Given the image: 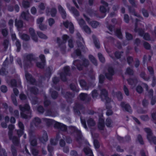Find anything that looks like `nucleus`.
<instances>
[{
    "instance_id": "obj_1",
    "label": "nucleus",
    "mask_w": 156,
    "mask_h": 156,
    "mask_svg": "<svg viewBox=\"0 0 156 156\" xmlns=\"http://www.w3.org/2000/svg\"><path fill=\"white\" fill-rule=\"evenodd\" d=\"M67 131L70 133H73L74 132L76 133V139L79 144H81L86 143V141L83 139L81 131L78 130L75 127L69 126Z\"/></svg>"
},
{
    "instance_id": "obj_2",
    "label": "nucleus",
    "mask_w": 156,
    "mask_h": 156,
    "mask_svg": "<svg viewBox=\"0 0 156 156\" xmlns=\"http://www.w3.org/2000/svg\"><path fill=\"white\" fill-rule=\"evenodd\" d=\"M37 58L32 54L27 55L24 58L23 62V66L25 69L33 66V62L37 61Z\"/></svg>"
},
{
    "instance_id": "obj_3",
    "label": "nucleus",
    "mask_w": 156,
    "mask_h": 156,
    "mask_svg": "<svg viewBox=\"0 0 156 156\" xmlns=\"http://www.w3.org/2000/svg\"><path fill=\"white\" fill-rule=\"evenodd\" d=\"M69 36L67 35H63L62 37V39H61L59 37H57V42L58 44L59 47L60 48L62 53L63 54L65 53L66 46L65 44L67 41V40L69 38Z\"/></svg>"
},
{
    "instance_id": "obj_4",
    "label": "nucleus",
    "mask_w": 156,
    "mask_h": 156,
    "mask_svg": "<svg viewBox=\"0 0 156 156\" xmlns=\"http://www.w3.org/2000/svg\"><path fill=\"white\" fill-rule=\"evenodd\" d=\"M19 108L21 112H20L21 116L24 119H27L28 115L25 114L26 113L27 114H30L31 111L30 110V107L29 105L26 104L24 105H20Z\"/></svg>"
},
{
    "instance_id": "obj_5",
    "label": "nucleus",
    "mask_w": 156,
    "mask_h": 156,
    "mask_svg": "<svg viewBox=\"0 0 156 156\" xmlns=\"http://www.w3.org/2000/svg\"><path fill=\"white\" fill-rule=\"evenodd\" d=\"M145 131L147 133V138L150 143L151 144L153 143L156 144V137L153 135L151 130L149 128H145L144 129Z\"/></svg>"
},
{
    "instance_id": "obj_6",
    "label": "nucleus",
    "mask_w": 156,
    "mask_h": 156,
    "mask_svg": "<svg viewBox=\"0 0 156 156\" xmlns=\"http://www.w3.org/2000/svg\"><path fill=\"white\" fill-rule=\"evenodd\" d=\"M73 64L76 66L77 69L79 70H81L83 69V65L85 67L87 66L89 64V61L88 60L85 58H83V65L81 64V62L79 60H75L73 62Z\"/></svg>"
},
{
    "instance_id": "obj_7",
    "label": "nucleus",
    "mask_w": 156,
    "mask_h": 156,
    "mask_svg": "<svg viewBox=\"0 0 156 156\" xmlns=\"http://www.w3.org/2000/svg\"><path fill=\"white\" fill-rule=\"evenodd\" d=\"M100 95V97L102 101H106V103L107 104L110 103L111 101V98L108 97V92L105 89H103L101 90Z\"/></svg>"
},
{
    "instance_id": "obj_8",
    "label": "nucleus",
    "mask_w": 156,
    "mask_h": 156,
    "mask_svg": "<svg viewBox=\"0 0 156 156\" xmlns=\"http://www.w3.org/2000/svg\"><path fill=\"white\" fill-rule=\"evenodd\" d=\"M77 44L79 48L75 50L74 54H73L71 55L72 57L74 58H75L76 57L75 54H76L77 56H80L81 55V52L80 49H81L83 51H85V48L81 43L80 42H77Z\"/></svg>"
},
{
    "instance_id": "obj_9",
    "label": "nucleus",
    "mask_w": 156,
    "mask_h": 156,
    "mask_svg": "<svg viewBox=\"0 0 156 156\" xmlns=\"http://www.w3.org/2000/svg\"><path fill=\"white\" fill-rule=\"evenodd\" d=\"M70 68L68 66H66L64 68V72L60 74V77L61 80L64 81L66 80V76L70 75Z\"/></svg>"
},
{
    "instance_id": "obj_10",
    "label": "nucleus",
    "mask_w": 156,
    "mask_h": 156,
    "mask_svg": "<svg viewBox=\"0 0 156 156\" xmlns=\"http://www.w3.org/2000/svg\"><path fill=\"white\" fill-rule=\"evenodd\" d=\"M21 17L24 20L27 21L33 22L34 21V18L30 15L28 11L22 12Z\"/></svg>"
},
{
    "instance_id": "obj_11",
    "label": "nucleus",
    "mask_w": 156,
    "mask_h": 156,
    "mask_svg": "<svg viewBox=\"0 0 156 156\" xmlns=\"http://www.w3.org/2000/svg\"><path fill=\"white\" fill-rule=\"evenodd\" d=\"M84 107L83 105L79 103H76L73 107V110L74 113L75 115L80 116V110H83Z\"/></svg>"
},
{
    "instance_id": "obj_12",
    "label": "nucleus",
    "mask_w": 156,
    "mask_h": 156,
    "mask_svg": "<svg viewBox=\"0 0 156 156\" xmlns=\"http://www.w3.org/2000/svg\"><path fill=\"white\" fill-rule=\"evenodd\" d=\"M63 24L67 28L69 27L70 33L71 34H73L74 32V27L73 23L67 20L65 22H63Z\"/></svg>"
},
{
    "instance_id": "obj_13",
    "label": "nucleus",
    "mask_w": 156,
    "mask_h": 156,
    "mask_svg": "<svg viewBox=\"0 0 156 156\" xmlns=\"http://www.w3.org/2000/svg\"><path fill=\"white\" fill-rule=\"evenodd\" d=\"M54 127L63 132H66L67 130V126L65 125L58 122H56L55 124Z\"/></svg>"
},
{
    "instance_id": "obj_14",
    "label": "nucleus",
    "mask_w": 156,
    "mask_h": 156,
    "mask_svg": "<svg viewBox=\"0 0 156 156\" xmlns=\"http://www.w3.org/2000/svg\"><path fill=\"white\" fill-rule=\"evenodd\" d=\"M80 100L85 101L86 102H89L91 100V98L87 94L85 93H81L79 95Z\"/></svg>"
},
{
    "instance_id": "obj_15",
    "label": "nucleus",
    "mask_w": 156,
    "mask_h": 156,
    "mask_svg": "<svg viewBox=\"0 0 156 156\" xmlns=\"http://www.w3.org/2000/svg\"><path fill=\"white\" fill-rule=\"evenodd\" d=\"M57 9L55 8H52L50 10L48 7H47L46 10V12L47 16H49L50 14L52 17L55 16L57 13Z\"/></svg>"
},
{
    "instance_id": "obj_16",
    "label": "nucleus",
    "mask_w": 156,
    "mask_h": 156,
    "mask_svg": "<svg viewBox=\"0 0 156 156\" xmlns=\"http://www.w3.org/2000/svg\"><path fill=\"white\" fill-rule=\"evenodd\" d=\"M58 12L61 15L62 18L64 19H65L67 16V14L65 10L60 4L58 5Z\"/></svg>"
},
{
    "instance_id": "obj_17",
    "label": "nucleus",
    "mask_w": 156,
    "mask_h": 156,
    "mask_svg": "<svg viewBox=\"0 0 156 156\" xmlns=\"http://www.w3.org/2000/svg\"><path fill=\"white\" fill-rule=\"evenodd\" d=\"M114 74V71L111 67H109L108 69V72L105 74V76L107 79L111 80L112 79V76Z\"/></svg>"
},
{
    "instance_id": "obj_18",
    "label": "nucleus",
    "mask_w": 156,
    "mask_h": 156,
    "mask_svg": "<svg viewBox=\"0 0 156 156\" xmlns=\"http://www.w3.org/2000/svg\"><path fill=\"white\" fill-rule=\"evenodd\" d=\"M136 23H135V28L134 29V31L136 33H138L140 36H142L143 34L144 30L142 29L137 28V22L140 21V20L138 19H136Z\"/></svg>"
},
{
    "instance_id": "obj_19",
    "label": "nucleus",
    "mask_w": 156,
    "mask_h": 156,
    "mask_svg": "<svg viewBox=\"0 0 156 156\" xmlns=\"http://www.w3.org/2000/svg\"><path fill=\"white\" fill-rule=\"evenodd\" d=\"M25 76L27 80L32 84H34L35 82V79L27 71L25 72Z\"/></svg>"
},
{
    "instance_id": "obj_20",
    "label": "nucleus",
    "mask_w": 156,
    "mask_h": 156,
    "mask_svg": "<svg viewBox=\"0 0 156 156\" xmlns=\"http://www.w3.org/2000/svg\"><path fill=\"white\" fill-rule=\"evenodd\" d=\"M64 96L68 102L72 103V98L74 97V94L69 92H67L65 94Z\"/></svg>"
},
{
    "instance_id": "obj_21",
    "label": "nucleus",
    "mask_w": 156,
    "mask_h": 156,
    "mask_svg": "<svg viewBox=\"0 0 156 156\" xmlns=\"http://www.w3.org/2000/svg\"><path fill=\"white\" fill-rule=\"evenodd\" d=\"M120 105L122 108H124L126 111L130 113L132 112V110L131 109V107L129 104H126L124 102H121Z\"/></svg>"
},
{
    "instance_id": "obj_22",
    "label": "nucleus",
    "mask_w": 156,
    "mask_h": 156,
    "mask_svg": "<svg viewBox=\"0 0 156 156\" xmlns=\"http://www.w3.org/2000/svg\"><path fill=\"white\" fill-rule=\"evenodd\" d=\"M15 25L17 27L18 30L19 31L23 27V21L21 20H18L16 19L15 20Z\"/></svg>"
},
{
    "instance_id": "obj_23",
    "label": "nucleus",
    "mask_w": 156,
    "mask_h": 156,
    "mask_svg": "<svg viewBox=\"0 0 156 156\" xmlns=\"http://www.w3.org/2000/svg\"><path fill=\"white\" fill-rule=\"evenodd\" d=\"M42 136V137L40 138V140L42 143L44 144L48 140L47 133L45 130L43 131Z\"/></svg>"
},
{
    "instance_id": "obj_24",
    "label": "nucleus",
    "mask_w": 156,
    "mask_h": 156,
    "mask_svg": "<svg viewBox=\"0 0 156 156\" xmlns=\"http://www.w3.org/2000/svg\"><path fill=\"white\" fill-rule=\"evenodd\" d=\"M58 115V113L55 111H53V110L50 109L47 110L45 113L46 116H52L55 117Z\"/></svg>"
},
{
    "instance_id": "obj_25",
    "label": "nucleus",
    "mask_w": 156,
    "mask_h": 156,
    "mask_svg": "<svg viewBox=\"0 0 156 156\" xmlns=\"http://www.w3.org/2000/svg\"><path fill=\"white\" fill-rule=\"evenodd\" d=\"M128 8L129 12L130 13H131L133 15L138 18H140L142 20L143 19V18L142 16L136 12L135 9H134L132 8V7L130 6H128Z\"/></svg>"
},
{
    "instance_id": "obj_26",
    "label": "nucleus",
    "mask_w": 156,
    "mask_h": 156,
    "mask_svg": "<svg viewBox=\"0 0 156 156\" xmlns=\"http://www.w3.org/2000/svg\"><path fill=\"white\" fill-rule=\"evenodd\" d=\"M80 83L82 88L84 90H88L89 89V87L87 85L86 82L83 80H81L79 81Z\"/></svg>"
},
{
    "instance_id": "obj_27",
    "label": "nucleus",
    "mask_w": 156,
    "mask_h": 156,
    "mask_svg": "<svg viewBox=\"0 0 156 156\" xmlns=\"http://www.w3.org/2000/svg\"><path fill=\"white\" fill-rule=\"evenodd\" d=\"M12 141L14 146H18L20 143V139L19 137H18L16 136H13L11 138Z\"/></svg>"
},
{
    "instance_id": "obj_28",
    "label": "nucleus",
    "mask_w": 156,
    "mask_h": 156,
    "mask_svg": "<svg viewBox=\"0 0 156 156\" xmlns=\"http://www.w3.org/2000/svg\"><path fill=\"white\" fill-rule=\"evenodd\" d=\"M105 126L104 120L101 118L99 119L98 124V128L100 130H102L104 129Z\"/></svg>"
},
{
    "instance_id": "obj_29",
    "label": "nucleus",
    "mask_w": 156,
    "mask_h": 156,
    "mask_svg": "<svg viewBox=\"0 0 156 156\" xmlns=\"http://www.w3.org/2000/svg\"><path fill=\"white\" fill-rule=\"evenodd\" d=\"M127 81L129 84L133 86H135L137 83V80L135 78H130L127 80Z\"/></svg>"
},
{
    "instance_id": "obj_30",
    "label": "nucleus",
    "mask_w": 156,
    "mask_h": 156,
    "mask_svg": "<svg viewBox=\"0 0 156 156\" xmlns=\"http://www.w3.org/2000/svg\"><path fill=\"white\" fill-rule=\"evenodd\" d=\"M28 90L34 94H37L38 93V90L35 87H30L28 88Z\"/></svg>"
},
{
    "instance_id": "obj_31",
    "label": "nucleus",
    "mask_w": 156,
    "mask_h": 156,
    "mask_svg": "<svg viewBox=\"0 0 156 156\" xmlns=\"http://www.w3.org/2000/svg\"><path fill=\"white\" fill-rule=\"evenodd\" d=\"M83 151L86 155H89L87 156H94L92 151L89 147H85Z\"/></svg>"
},
{
    "instance_id": "obj_32",
    "label": "nucleus",
    "mask_w": 156,
    "mask_h": 156,
    "mask_svg": "<svg viewBox=\"0 0 156 156\" xmlns=\"http://www.w3.org/2000/svg\"><path fill=\"white\" fill-rule=\"evenodd\" d=\"M11 151L12 153V156H17V149L13 144L11 146Z\"/></svg>"
},
{
    "instance_id": "obj_33",
    "label": "nucleus",
    "mask_w": 156,
    "mask_h": 156,
    "mask_svg": "<svg viewBox=\"0 0 156 156\" xmlns=\"http://www.w3.org/2000/svg\"><path fill=\"white\" fill-rule=\"evenodd\" d=\"M92 38L93 39L94 43L95 46L97 48H100V45L99 40L94 35H92Z\"/></svg>"
},
{
    "instance_id": "obj_34",
    "label": "nucleus",
    "mask_w": 156,
    "mask_h": 156,
    "mask_svg": "<svg viewBox=\"0 0 156 156\" xmlns=\"http://www.w3.org/2000/svg\"><path fill=\"white\" fill-rule=\"evenodd\" d=\"M20 36L22 39L26 41H28L30 39V36L26 34H20Z\"/></svg>"
},
{
    "instance_id": "obj_35",
    "label": "nucleus",
    "mask_w": 156,
    "mask_h": 156,
    "mask_svg": "<svg viewBox=\"0 0 156 156\" xmlns=\"http://www.w3.org/2000/svg\"><path fill=\"white\" fill-rule=\"evenodd\" d=\"M42 120L46 122L47 125L48 126H49L51 125L54 121L53 120L50 119H48L46 118H43Z\"/></svg>"
},
{
    "instance_id": "obj_36",
    "label": "nucleus",
    "mask_w": 156,
    "mask_h": 156,
    "mask_svg": "<svg viewBox=\"0 0 156 156\" xmlns=\"http://www.w3.org/2000/svg\"><path fill=\"white\" fill-rule=\"evenodd\" d=\"M33 122L35 126H37L41 122V119L37 117H35L34 118Z\"/></svg>"
},
{
    "instance_id": "obj_37",
    "label": "nucleus",
    "mask_w": 156,
    "mask_h": 156,
    "mask_svg": "<svg viewBox=\"0 0 156 156\" xmlns=\"http://www.w3.org/2000/svg\"><path fill=\"white\" fill-rule=\"evenodd\" d=\"M87 123L89 127L93 126L95 125L94 120L91 118H89L87 120Z\"/></svg>"
},
{
    "instance_id": "obj_38",
    "label": "nucleus",
    "mask_w": 156,
    "mask_h": 156,
    "mask_svg": "<svg viewBox=\"0 0 156 156\" xmlns=\"http://www.w3.org/2000/svg\"><path fill=\"white\" fill-rule=\"evenodd\" d=\"M125 73L130 75H133L134 74V71L133 69L130 67H128L126 69Z\"/></svg>"
},
{
    "instance_id": "obj_39",
    "label": "nucleus",
    "mask_w": 156,
    "mask_h": 156,
    "mask_svg": "<svg viewBox=\"0 0 156 156\" xmlns=\"http://www.w3.org/2000/svg\"><path fill=\"white\" fill-rule=\"evenodd\" d=\"M52 89H50V91L51 93V95L52 98L54 99H55L57 98L58 96V94L57 92L54 91H52Z\"/></svg>"
},
{
    "instance_id": "obj_40",
    "label": "nucleus",
    "mask_w": 156,
    "mask_h": 156,
    "mask_svg": "<svg viewBox=\"0 0 156 156\" xmlns=\"http://www.w3.org/2000/svg\"><path fill=\"white\" fill-rule=\"evenodd\" d=\"M37 34L38 37L44 39H46L48 38V37L47 36L41 32L37 31Z\"/></svg>"
},
{
    "instance_id": "obj_41",
    "label": "nucleus",
    "mask_w": 156,
    "mask_h": 156,
    "mask_svg": "<svg viewBox=\"0 0 156 156\" xmlns=\"http://www.w3.org/2000/svg\"><path fill=\"white\" fill-rule=\"evenodd\" d=\"M91 27L94 28H96L99 25V23L96 21H93L90 22L89 23Z\"/></svg>"
},
{
    "instance_id": "obj_42",
    "label": "nucleus",
    "mask_w": 156,
    "mask_h": 156,
    "mask_svg": "<svg viewBox=\"0 0 156 156\" xmlns=\"http://www.w3.org/2000/svg\"><path fill=\"white\" fill-rule=\"evenodd\" d=\"M15 44L17 47L16 51L19 52L20 51L21 48V44L19 40H16Z\"/></svg>"
},
{
    "instance_id": "obj_43",
    "label": "nucleus",
    "mask_w": 156,
    "mask_h": 156,
    "mask_svg": "<svg viewBox=\"0 0 156 156\" xmlns=\"http://www.w3.org/2000/svg\"><path fill=\"white\" fill-rule=\"evenodd\" d=\"M71 11L72 12L74 15L76 17L80 15L79 12L75 7H71Z\"/></svg>"
},
{
    "instance_id": "obj_44",
    "label": "nucleus",
    "mask_w": 156,
    "mask_h": 156,
    "mask_svg": "<svg viewBox=\"0 0 156 156\" xmlns=\"http://www.w3.org/2000/svg\"><path fill=\"white\" fill-rule=\"evenodd\" d=\"M99 95L98 91L96 90H94L92 92V96L94 99H96L97 98Z\"/></svg>"
},
{
    "instance_id": "obj_45",
    "label": "nucleus",
    "mask_w": 156,
    "mask_h": 156,
    "mask_svg": "<svg viewBox=\"0 0 156 156\" xmlns=\"http://www.w3.org/2000/svg\"><path fill=\"white\" fill-rule=\"evenodd\" d=\"M37 111L40 114H43L44 111L43 107L41 105L39 106L37 108Z\"/></svg>"
},
{
    "instance_id": "obj_46",
    "label": "nucleus",
    "mask_w": 156,
    "mask_h": 156,
    "mask_svg": "<svg viewBox=\"0 0 156 156\" xmlns=\"http://www.w3.org/2000/svg\"><path fill=\"white\" fill-rule=\"evenodd\" d=\"M22 5L23 8H27L30 7V3L29 2L23 0L22 2Z\"/></svg>"
},
{
    "instance_id": "obj_47",
    "label": "nucleus",
    "mask_w": 156,
    "mask_h": 156,
    "mask_svg": "<svg viewBox=\"0 0 156 156\" xmlns=\"http://www.w3.org/2000/svg\"><path fill=\"white\" fill-rule=\"evenodd\" d=\"M80 27L82 28L85 25H86V23L84 20L83 19H81L80 20H77Z\"/></svg>"
},
{
    "instance_id": "obj_48",
    "label": "nucleus",
    "mask_w": 156,
    "mask_h": 156,
    "mask_svg": "<svg viewBox=\"0 0 156 156\" xmlns=\"http://www.w3.org/2000/svg\"><path fill=\"white\" fill-rule=\"evenodd\" d=\"M70 87L72 90L76 92H77L79 91V89L77 88L75 85L73 84L72 83L70 84Z\"/></svg>"
},
{
    "instance_id": "obj_49",
    "label": "nucleus",
    "mask_w": 156,
    "mask_h": 156,
    "mask_svg": "<svg viewBox=\"0 0 156 156\" xmlns=\"http://www.w3.org/2000/svg\"><path fill=\"white\" fill-rule=\"evenodd\" d=\"M143 36V38L147 41H149L151 40L150 36L148 33L144 34H144L142 36Z\"/></svg>"
},
{
    "instance_id": "obj_50",
    "label": "nucleus",
    "mask_w": 156,
    "mask_h": 156,
    "mask_svg": "<svg viewBox=\"0 0 156 156\" xmlns=\"http://www.w3.org/2000/svg\"><path fill=\"white\" fill-rule=\"evenodd\" d=\"M82 28V29L87 33L90 34L91 33V30L90 28L86 25H85Z\"/></svg>"
},
{
    "instance_id": "obj_51",
    "label": "nucleus",
    "mask_w": 156,
    "mask_h": 156,
    "mask_svg": "<svg viewBox=\"0 0 156 156\" xmlns=\"http://www.w3.org/2000/svg\"><path fill=\"white\" fill-rule=\"evenodd\" d=\"M141 11L144 16L145 17H147L149 16V13L144 8H143L141 10Z\"/></svg>"
},
{
    "instance_id": "obj_52",
    "label": "nucleus",
    "mask_w": 156,
    "mask_h": 156,
    "mask_svg": "<svg viewBox=\"0 0 156 156\" xmlns=\"http://www.w3.org/2000/svg\"><path fill=\"white\" fill-rule=\"evenodd\" d=\"M115 34L119 38H122V34L120 29H117L115 31Z\"/></svg>"
},
{
    "instance_id": "obj_53",
    "label": "nucleus",
    "mask_w": 156,
    "mask_h": 156,
    "mask_svg": "<svg viewBox=\"0 0 156 156\" xmlns=\"http://www.w3.org/2000/svg\"><path fill=\"white\" fill-rule=\"evenodd\" d=\"M98 56L100 61L102 63H104L105 62V59L102 55L100 53H98Z\"/></svg>"
},
{
    "instance_id": "obj_54",
    "label": "nucleus",
    "mask_w": 156,
    "mask_h": 156,
    "mask_svg": "<svg viewBox=\"0 0 156 156\" xmlns=\"http://www.w3.org/2000/svg\"><path fill=\"white\" fill-rule=\"evenodd\" d=\"M145 73L144 72H142L140 74L141 77L144 80L146 81H148L150 79V76H148L147 77L145 76Z\"/></svg>"
},
{
    "instance_id": "obj_55",
    "label": "nucleus",
    "mask_w": 156,
    "mask_h": 156,
    "mask_svg": "<svg viewBox=\"0 0 156 156\" xmlns=\"http://www.w3.org/2000/svg\"><path fill=\"white\" fill-rule=\"evenodd\" d=\"M137 140L139 143L141 145L144 144V142L142 136L140 134H139L137 136Z\"/></svg>"
},
{
    "instance_id": "obj_56",
    "label": "nucleus",
    "mask_w": 156,
    "mask_h": 156,
    "mask_svg": "<svg viewBox=\"0 0 156 156\" xmlns=\"http://www.w3.org/2000/svg\"><path fill=\"white\" fill-rule=\"evenodd\" d=\"M112 122V120L109 118H107L106 119L105 124L108 127H111L112 126L111 124Z\"/></svg>"
},
{
    "instance_id": "obj_57",
    "label": "nucleus",
    "mask_w": 156,
    "mask_h": 156,
    "mask_svg": "<svg viewBox=\"0 0 156 156\" xmlns=\"http://www.w3.org/2000/svg\"><path fill=\"white\" fill-rule=\"evenodd\" d=\"M8 73V72L7 71L5 68L2 67L1 69L0 70V74L2 75H5Z\"/></svg>"
},
{
    "instance_id": "obj_58",
    "label": "nucleus",
    "mask_w": 156,
    "mask_h": 156,
    "mask_svg": "<svg viewBox=\"0 0 156 156\" xmlns=\"http://www.w3.org/2000/svg\"><path fill=\"white\" fill-rule=\"evenodd\" d=\"M3 155L4 156H7L5 150L1 148L0 145V156H2Z\"/></svg>"
},
{
    "instance_id": "obj_59",
    "label": "nucleus",
    "mask_w": 156,
    "mask_h": 156,
    "mask_svg": "<svg viewBox=\"0 0 156 156\" xmlns=\"http://www.w3.org/2000/svg\"><path fill=\"white\" fill-rule=\"evenodd\" d=\"M105 78V76L104 75L100 74L99 76V83L101 84L103 83Z\"/></svg>"
},
{
    "instance_id": "obj_60",
    "label": "nucleus",
    "mask_w": 156,
    "mask_h": 156,
    "mask_svg": "<svg viewBox=\"0 0 156 156\" xmlns=\"http://www.w3.org/2000/svg\"><path fill=\"white\" fill-rule=\"evenodd\" d=\"M80 119L81 123L83 126L86 129H87L88 128L87 127L86 124V122L85 120L84 119H83L81 116L80 117Z\"/></svg>"
},
{
    "instance_id": "obj_61",
    "label": "nucleus",
    "mask_w": 156,
    "mask_h": 156,
    "mask_svg": "<svg viewBox=\"0 0 156 156\" xmlns=\"http://www.w3.org/2000/svg\"><path fill=\"white\" fill-rule=\"evenodd\" d=\"M123 53V52H119L116 51L115 53V57L117 59H119L121 58L122 54Z\"/></svg>"
},
{
    "instance_id": "obj_62",
    "label": "nucleus",
    "mask_w": 156,
    "mask_h": 156,
    "mask_svg": "<svg viewBox=\"0 0 156 156\" xmlns=\"http://www.w3.org/2000/svg\"><path fill=\"white\" fill-rule=\"evenodd\" d=\"M126 37L127 40H131L133 38V35L129 33L128 32L126 33Z\"/></svg>"
},
{
    "instance_id": "obj_63",
    "label": "nucleus",
    "mask_w": 156,
    "mask_h": 156,
    "mask_svg": "<svg viewBox=\"0 0 156 156\" xmlns=\"http://www.w3.org/2000/svg\"><path fill=\"white\" fill-rule=\"evenodd\" d=\"M37 66L41 69H43L44 68V65H45V63L41 62H37L36 63Z\"/></svg>"
},
{
    "instance_id": "obj_64",
    "label": "nucleus",
    "mask_w": 156,
    "mask_h": 156,
    "mask_svg": "<svg viewBox=\"0 0 156 156\" xmlns=\"http://www.w3.org/2000/svg\"><path fill=\"white\" fill-rule=\"evenodd\" d=\"M136 91L139 94L141 93L143 91V88L141 86H138L136 88Z\"/></svg>"
}]
</instances>
